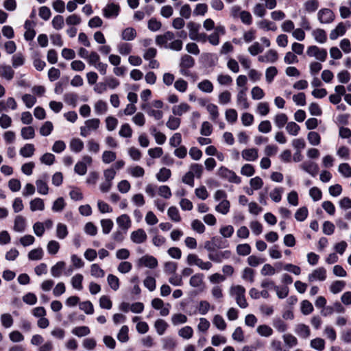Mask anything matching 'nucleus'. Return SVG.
I'll list each match as a JSON object with an SVG mask.
<instances>
[{"instance_id": "f257e3e1", "label": "nucleus", "mask_w": 351, "mask_h": 351, "mask_svg": "<svg viewBox=\"0 0 351 351\" xmlns=\"http://www.w3.org/2000/svg\"><path fill=\"white\" fill-rule=\"evenodd\" d=\"M245 293V289L241 285H234L230 289V295L234 298L237 305L242 308H245L248 306Z\"/></svg>"}, {"instance_id": "f03ea898", "label": "nucleus", "mask_w": 351, "mask_h": 351, "mask_svg": "<svg viewBox=\"0 0 351 351\" xmlns=\"http://www.w3.org/2000/svg\"><path fill=\"white\" fill-rule=\"evenodd\" d=\"M88 64L94 66L100 74L104 75L107 72L108 64L100 61V56L96 51H91L87 59Z\"/></svg>"}, {"instance_id": "7ed1b4c3", "label": "nucleus", "mask_w": 351, "mask_h": 351, "mask_svg": "<svg viewBox=\"0 0 351 351\" xmlns=\"http://www.w3.org/2000/svg\"><path fill=\"white\" fill-rule=\"evenodd\" d=\"M84 126L80 128V135L86 137L90 134L93 131L97 130L100 125L99 119H88L84 123Z\"/></svg>"}, {"instance_id": "20e7f679", "label": "nucleus", "mask_w": 351, "mask_h": 351, "mask_svg": "<svg viewBox=\"0 0 351 351\" xmlns=\"http://www.w3.org/2000/svg\"><path fill=\"white\" fill-rule=\"evenodd\" d=\"M218 176L232 183L240 184L241 182L240 177L237 176L233 171L230 170L225 167H221L218 169Z\"/></svg>"}, {"instance_id": "39448f33", "label": "nucleus", "mask_w": 351, "mask_h": 351, "mask_svg": "<svg viewBox=\"0 0 351 351\" xmlns=\"http://www.w3.org/2000/svg\"><path fill=\"white\" fill-rule=\"evenodd\" d=\"M306 54L310 57H314L317 60L324 62L327 58V51L325 49L319 48L316 45H312L308 47Z\"/></svg>"}, {"instance_id": "423d86ee", "label": "nucleus", "mask_w": 351, "mask_h": 351, "mask_svg": "<svg viewBox=\"0 0 351 351\" xmlns=\"http://www.w3.org/2000/svg\"><path fill=\"white\" fill-rule=\"evenodd\" d=\"M232 255L230 250L214 251V252L208 253V258L210 261L216 263H221L224 260L229 259Z\"/></svg>"}, {"instance_id": "0eeeda50", "label": "nucleus", "mask_w": 351, "mask_h": 351, "mask_svg": "<svg viewBox=\"0 0 351 351\" xmlns=\"http://www.w3.org/2000/svg\"><path fill=\"white\" fill-rule=\"evenodd\" d=\"M119 12L120 6L114 3H108L102 10L104 16L107 19L117 17Z\"/></svg>"}, {"instance_id": "6e6552de", "label": "nucleus", "mask_w": 351, "mask_h": 351, "mask_svg": "<svg viewBox=\"0 0 351 351\" xmlns=\"http://www.w3.org/2000/svg\"><path fill=\"white\" fill-rule=\"evenodd\" d=\"M317 18L321 23L328 24L335 20V14L331 10L323 8L318 12Z\"/></svg>"}, {"instance_id": "1a4fd4ad", "label": "nucleus", "mask_w": 351, "mask_h": 351, "mask_svg": "<svg viewBox=\"0 0 351 351\" xmlns=\"http://www.w3.org/2000/svg\"><path fill=\"white\" fill-rule=\"evenodd\" d=\"M247 88H241L237 94V105L241 109H247L250 104L247 98Z\"/></svg>"}, {"instance_id": "9d476101", "label": "nucleus", "mask_w": 351, "mask_h": 351, "mask_svg": "<svg viewBox=\"0 0 351 351\" xmlns=\"http://www.w3.org/2000/svg\"><path fill=\"white\" fill-rule=\"evenodd\" d=\"M326 279V270L322 267L314 269L308 276V280L309 282H314L315 280L324 281Z\"/></svg>"}, {"instance_id": "9b49d317", "label": "nucleus", "mask_w": 351, "mask_h": 351, "mask_svg": "<svg viewBox=\"0 0 351 351\" xmlns=\"http://www.w3.org/2000/svg\"><path fill=\"white\" fill-rule=\"evenodd\" d=\"M147 235L142 228L132 232L130 234L131 241L136 244L143 243L147 241Z\"/></svg>"}, {"instance_id": "f8f14e48", "label": "nucleus", "mask_w": 351, "mask_h": 351, "mask_svg": "<svg viewBox=\"0 0 351 351\" xmlns=\"http://www.w3.org/2000/svg\"><path fill=\"white\" fill-rule=\"evenodd\" d=\"M152 306L156 310H160V314L162 316H167L169 313V304L167 306H164L163 301L160 298H154L152 301Z\"/></svg>"}, {"instance_id": "ddd939ff", "label": "nucleus", "mask_w": 351, "mask_h": 351, "mask_svg": "<svg viewBox=\"0 0 351 351\" xmlns=\"http://www.w3.org/2000/svg\"><path fill=\"white\" fill-rule=\"evenodd\" d=\"M278 55L276 51L274 49H269L265 54L259 56L258 60L261 62L274 63L277 61Z\"/></svg>"}, {"instance_id": "4468645a", "label": "nucleus", "mask_w": 351, "mask_h": 351, "mask_svg": "<svg viewBox=\"0 0 351 351\" xmlns=\"http://www.w3.org/2000/svg\"><path fill=\"white\" fill-rule=\"evenodd\" d=\"M174 38L175 34L172 32L167 31L163 34L156 36V43L158 46H165V47H167L166 45L167 43L173 40Z\"/></svg>"}, {"instance_id": "2eb2a0df", "label": "nucleus", "mask_w": 351, "mask_h": 351, "mask_svg": "<svg viewBox=\"0 0 351 351\" xmlns=\"http://www.w3.org/2000/svg\"><path fill=\"white\" fill-rule=\"evenodd\" d=\"M300 167L312 176H315L319 171L318 165L312 161H305L300 165Z\"/></svg>"}, {"instance_id": "dca6fc26", "label": "nucleus", "mask_w": 351, "mask_h": 351, "mask_svg": "<svg viewBox=\"0 0 351 351\" xmlns=\"http://www.w3.org/2000/svg\"><path fill=\"white\" fill-rule=\"evenodd\" d=\"M14 75V71L10 65L1 64H0V77L10 81L13 79Z\"/></svg>"}, {"instance_id": "f3484780", "label": "nucleus", "mask_w": 351, "mask_h": 351, "mask_svg": "<svg viewBox=\"0 0 351 351\" xmlns=\"http://www.w3.org/2000/svg\"><path fill=\"white\" fill-rule=\"evenodd\" d=\"M117 223L119 229L128 231L131 227L132 221L130 217L126 214H123L118 217L116 219Z\"/></svg>"}, {"instance_id": "a211bd4d", "label": "nucleus", "mask_w": 351, "mask_h": 351, "mask_svg": "<svg viewBox=\"0 0 351 351\" xmlns=\"http://www.w3.org/2000/svg\"><path fill=\"white\" fill-rule=\"evenodd\" d=\"M200 24L197 23L193 21H189L186 27L189 29V36L190 39L193 40H197L198 38V33L199 30L200 29Z\"/></svg>"}, {"instance_id": "6ab92c4d", "label": "nucleus", "mask_w": 351, "mask_h": 351, "mask_svg": "<svg viewBox=\"0 0 351 351\" xmlns=\"http://www.w3.org/2000/svg\"><path fill=\"white\" fill-rule=\"evenodd\" d=\"M139 263L144 266L154 269L158 266V261L153 256L145 255L139 259Z\"/></svg>"}, {"instance_id": "aec40b11", "label": "nucleus", "mask_w": 351, "mask_h": 351, "mask_svg": "<svg viewBox=\"0 0 351 351\" xmlns=\"http://www.w3.org/2000/svg\"><path fill=\"white\" fill-rule=\"evenodd\" d=\"M242 157L247 161H255L258 157V149L256 148L245 149L241 152Z\"/></svg>"}, {"instance_id": "412c9836", "label": "nucleus", "mask_w": 351, "mask_h": 351, "mask_svg": "<svg viewBox=\"0 0 351 351\" xmlns=\"http://www.w3.org/2000/svg\"><path fill=\"white\" fill-rule=\"evenodd\" d=\"M204 276L202 273L193 275L189 280V285L194 288H201L204 285Z\"/></svg>"}, {"instance_id": "4be33fe9", "label": "nucleus", "mask_w": 351, "mask_h": 351, "mask_svg": "<svg viewBox=\"0 0 351 351\" xmlns=\"http://www.w3.org/2000/svg\"><path fill=\"white\" fill-rule=\"evenodd\" d=\"M295 332L300 337L306 339L310 336L311 331L308 326L304 324H299L295 326Z\"/></svg>"}, {"instance_id": "5701e85b", "label": "nucleus", "mask_w": 351, "mask_h": 351, "mask_svg": "<svg viewBox=\"0 0 351 351\" xmlns=\"http://www.w3.org/2000/svg\"><path fill=\"white\" fill-rule=\"evenodd\" d=\"M43 177L45 178V179L36 180V185L38 193L41 195H47L49 192V187L46 182L47 176L46 175H44Z\"/></svg>"}, {"instance_id": "b1692460", "label": "nucleus", "mask_w": 351, "mask_h": 351, "mask_svg": "<svg viewBox=\"0 0 351 351\" xmlns=\"http://www.w3.org/2000/svg\"><path fill=\"white\" fill-rule=\"evenodd\" d=\"M195 65V60L193 57L189 55L184 54L180 58L179 64L180 68H188L191 69Z\"/></svg>"}, {"instance_id": "393cba45", "label": "nucleus", "mask_w": 351, "mask_h": 351, "mask_svg": "<svg viewBox=\"0 0 351 351\" xmlns=\"http://www.w3.org/2000/svg\"><path fill=\"white\" fill-rule=\"evenodd\" d=\"M346 32V28L343 23H339L337 27L330 33V38L336 40L339 36H343Z\"/></svg>"}, {"instance_id": "a878e982", "label": "nucleus", "mask_w": 351, "mask_h": 351, "mask_svg": "<svg viewBox=\"0 0 351 351\" xmlns=\"http://www.w3.org/2000/svg\"><path fill=\"white\" fill-rule=\"evenodd\" d=\"M35 147L32 143H27L19 150V154L24 158H30L34 154Z\"/></svg>"}, {"instance_id": "bb28decb", "label": "nucleus", "mask_w": 351, "mask_h": 351, "mask_svg": "<svg viewBox=\"0 0 351 351\" xmlns=\"http://www.w3.org/2000/svg\"><path fill=\"white\" fill-rule=\"evenodd\" d=\"M69 147L71 152L79 153L84 149V143L81 139L75 138L71 140Z\"/></svg>"}, {"instance_id": "cd10ccee", "label": "nucleus", "mask_w": 351, "mask_h": 351, "mask_svg": "<svg viewBox=\"0 0 351 351\" xmlns=\"http://www.w3.org/2000/svg\"><path fill=\"white\" fill-rule=\"evenodd\" d=\"M26 221L25 219L21 216L17 215L14 219V230L16 232H22L25 230Z\"/></svg>"}, {"instance_id": "c85d7f7f", "label": "nucleus", "mask_w": 351, "mask_h": 351, "mask_svg": "<svg viewBox=\"0 0 351 351\" xmlns=\"http://www.w3.org/2000/svg\"><path fill=\"white\" fill-rule=\"evenodd\" d=\"M190 110V106L186 103H181L173 106L172 112L175 116H182Z\"/></svg>"}, {"instance_id": "c756f323", "label": "nucleus", "mask_w": 351, "mask_h": 351, "mask_svg": "<svg viewBox=\"0 0 351 351\" xmlns=\"http://www.w3.org/2000/svg\"><path fill=\"white\" fill-rule=\"evenodd\" d=\"M312 35L314 39L319 43H324L327 40V36L324 29H316L313 31Z\"/></svg>"}, {"instance_id": "7c9ffc66", "label": "nucleus", "mask_w": 351, "mask_h": 351, "mask_svg": "<svg viewBox=\"0 0 351 351\" xmlns=\"http://www.w3.org/2000/svg\"><path fill=\"white\" fill-rule=\"evenodd\" d=\"M203 166L198 163H193L190 165L189 172L195 178L199 179L203 173Z\"/></svg>"}, {"instance_id": "2f4dec72", "label": "nucleus", "mask_w": 351, "mask_h": 351, "mask_svg": "<svg viewBox=\"0 0 351 351\" xmlns=\"http://www.w3.org/2000/svg\"><path fill=\"white\" fill-rule=\"evenodd\" d=\"M65 267L64 261H59L51 268V274L54 278H59L62 275V270Z\"/></svg>"}, {"instance_id": "473e14b6", "label": "nucleus", "mask_w": 351, "mask_h": 351, "mask_svg": "<svg viewBox=\"0 0 351 351\" xmlns=\"http://www.w3.org/2000/svg\"><path fill=\"white\" fill-rule=\"evenodd\" d=\"M30 210L33 212L36 210H43L45 204L42 199L39 197L34 198L29 202Z\"/></svg>"}, {"instance_id": "72a5a7b5", "label": "nucleus", "mask_w": 351, "mask_h": 351, "mask_svg": "<svg viewBox=\"0 0 351 351\" xmlns=\"http://www.w3.org/2000/svg\"><path fill=\"white\" fill-rule=\"evenodd\" d=\"M56 237L59 239H65L68 236V234H69L67 226L62 223H58L56 226Z\"/></svg>"}, {"instance_id": "f704fd0d", "label": "nucleus", "mask_w": 351, "mask_h": 351, "mask_svg": "<svg viewBox=\"0 0 351 351\" xmlns=\"http://www.w3.org/2000/svg\"><path fill=\"white\" fill-rule=\"evenodd\" d=\"M272 325L274 328L280 332H285L288 328L287 324L280 317L274 318L272 322Z\"/></svg>"}, {"instance_id": "c9c22d12", "label": "nucleus", "mask_w": 351, "mask_h": 351, "mask_svg": "<svg viewBox=\"0 0 351 351\" xmlns=\"http://www.w3.org/2000/svg\"><path fill=\"white\" fill-rule=\"evenodd\" d=\"M274 121L276 127L281 129L287 123L288 117L285 113H279L275 116Z\"/></svg>"}, {"instance_id": "e433bc0d", "label": "nucleus", "mask_w": 351, "mask_h": 351, "mask_svg": "<svg viewBox=\"0 0 351 351\" xmlns=\"http://www.w3.org/2000/svg\"><path fill=\"white\" fill-rule=\"evenodd\" d=\"M206 110L210 114V119L213 122H217V119L219 116V109L217 106L213 104H209L206 106Z\"/></svg>"}, {"instance_id": "4c0bfd02", "label": "nucleus", "mask_w": 351, "mask_h": 351, "mask_svg": "<svg viewBox=\"0 0 351 351\" xmlns=\"http://www.w3.org/2000/svg\"><path fill=\"white\" fill-rule=\"evenodd\" d=\"M83 276L80 274H77L73 276L71 280V282L73 289L81 291L83 289L82 281Z\"/></svg>"}, {"instance_id": "58836bf2", "label": "nucleus", "mask_w": 351, "mask_h": 351, "mask_svg": "<svg viewBox=\"0 0 351 351\" xmlns=\"http://www.w3.org/2000/svg\"><path fill=\"white\" fill-rule=\"evenodd\" d=\"M21 135L24 140L32 139L35 136V130L32 126L23 127L21 130Z\"/></svg>"}, {"instance_id": "ea45409f", "label": "nucleus", "mask_w": 351, "mask_h": 351, "mask_svg": "<svg viewBox=\"0 0 351 351\" xmlns=\"http://www.w3.org/2000/svg\"><path fill=\"white\" fill-rule=\"evenodd\" d=\"M257 25L260 29H263L266 31H276L277 29V27L275 23L266 19L259 21L257 23Z\"/></svg>"}, {"instance_id": "a19ab883", "label": "nucleus", "mask_w": 351, "mask_h": 351, "mask_svg": "<svg viewBox=\"0 0 351 351\" xmlns=\"http://www.w3.org/2000/svg\"><path fill=\"white\" fill-rule=\"evenodd\" d=\"M198 88L204 93H210L213 90V84L208 80H204L197 84Z\"/></svg>"}, {"instance_id": "79ce46f5", "label": "nucleus", "mask_w": 351, "mask_h": 351, "mask_svg": "<svg viewBox=\"0 0 351 351\" xmlns=\"http://www.w3.org/2000/svg\"><path fill=\"white\" fill-rule=\"evenodd\" d=\"M71 332L74 335L78 337H82L89 335L90 330L88 326H82L75 327L74 328L72 329Z\"/></svg>"}, {"instance_id": "37998d69", "label": "nucleus", "mask_w": 351, "mask_h": 351, "mask_svg": "<svg viewBox=\"0 0 351 351\" xmlns=\"http://www.w3.org/2000/svg\"><path fill=\"white\" fill-rule=\"evenodd\" d=\"M230 204L227 199H223L216 206L215 210L222 215H226L230 210Z\"/></svg>"}, {"instance_id": "c03bdc74", "label": "nucleus", "mask_w": 351, "mask_h": 351, "mask_svg": "<svg viewBox=\"0 0 351 351\" xmlns=\"http://www.w3.org/2000/svg\"><path fill=\"white\" fill-rule=\"evenodd\" d=\"M136 36V32L132 27L125 28L121 34V38L124 40L130 41L134 40Z\"/></svg>"}, {"instance_id": "a18cd8bd", "label": "nucleus", "mask_w": 351, "mask_h": 351, "mask_svg": "<svg viewBox=\"0 0 351 351\" xmlns=\"http://www.w3.org/2000/svg\"><path fill=\"white\" fill-rule=\"evenodd\" d=\"M241 278L245 281L253 283L254 281V271L250 267L244 268L242 271Z\"/></svg>"}, {"instance_id": "49530a36", "label": "nucleus", "mask_w": 351, "mask_h": 351, "mask_svg": "<svg viewBox=\"0 0 351 351\" xmlns=\"http://www.w3.org/2000/svg\"><path fill=\"white\" fill-rule=\"evenodd\" d=\"M180 123L181 120L180 118L176 117L174 116H170L166 123V125L169 129L171 130H176L180 127Z\"/></svg>"}, {"instance_id": "de8ad7c7", "label": "nucleus", "mask_w": 351, "mask_h": 351, "mask_svg": "<svg viewBox=\"0 0 351 351\" xmlns=\"http://www.w3.org/2000/svg\"><path fill=\"white\" fill-rule=\"evenodd\" d=\"M154 327L157 333L159 335H162L165 333V330L168 327V324L162 319H158L155 322Z\"/></svg>"}, {"instance_id": "09e8293b", "label": "nucleus", "mask_w": 351, "mask_h": 351, "mask_svg": "<svg viewBox=\"0 0 351 351\" xmlns=\"http://www.w3.org/2000/svg\"><path fill=\"white\" fill-rule=\"evenodd\" d=\"M311 347L317 351H323L325 349V341L322 338H315L311 341Z\"/></svg>"}, {"instance_id": "8fccbe9b", "label": "nucleus", "mask_w": 351, "mask_h": 351, "mask_svg": "<svg viewBox=\"0 0 351 351\" xmlns=\"http://www.w3.org/2000/svg\"><path fill=\"white\" fill-rule=\"evenodd\" d=\"M171 175V170L165 167L161 168L156 174V178L160 182H166Z\"/></svg>"}, {"instance_id": "3c124183", "label": "nucleus", "mask_w": 351, "mask_h": 351, "mask_svg": "<svg viewBox=\"0 0 351 351\" xmlns=\"http://www.w3.org/2000/svg\"><path fill=\"white\" fill-rule=\"evenodd\" d=\"M117 50L122 56H127L132 52V45L128 43H121L117 45Z\"/></svg>"}, {"instance_id": "603ef678", "label": "nucleus", "mask_w": 351, "mask_h": 351, "mask_svg": "<svg viewBox=\"0 0 351 351\" xmlns=\"http://www.w3.org/2000/svg\"><path fill=\"white\" fill-rule=\"evenodd\" d=\"M100 223L102 228V232L104 234H109L114 226L113 221L110 219H101Z\"/></svg>"}, {"instance_id": "864d4df0", "label": "nucleus", "mask_w": 351, "mask_h": 351, "mask_svg": "<svg viewBox=\"0 0 351 351\" xmlns=\"http://www.w3.org/2000/svg\"><path fill=\"white\" fill-rule=\"evenodd\" d=\"M274 290L279 299H284L289 295V289L287 286H278L274 287Z\"/></svg>"}, {"instance_id": "5fc2aeb1", "label": "nucleus", "mask_w": 351, "mask_h": 351, "mask_svg": "<svg viewBox=\"0 0 351 351\" xmlns=\"http://www.w3.org/2000/svg\"><path fill=\"white\" fill-rule=\"evenodd\" d=\"M193 330L191 326H186L178 330V335L183 339H189L193 337Z\"/></svg>"}, {"instance_id": "6e6d98bb", "label": "nucleus", "mask_w": 351, "mask_h": 351, "mask_svg": "<svg viewBox=\"0 0 351 351\" xmlns=\"http://www.w3.org/2000/svg\"><path fill=\"white\" fill-rule=\"evenodd\" d=\"M345 286H346V282L344 281L336 280L331 284V285L330 287V291L333 294H337V293L341 292Z\"/></svg>"}, {"instance_id": "4d7b16f0", "label": "nucleus", "mask_w": 351, "mask_h": 351, "mask_svg": "<svg viewBox=\"0 0 351 351\" xmlns=\"http://www.w3.org/2000/svg\"><path fill=\"white\" fill-rule=\"evenodd\" d=\"M117 158L116 153L112 151H104L102 154V162L105 164H109L115 161Z\"/></svg>"}, {"instance_id": "13d9d810", "label": "nucleus", "mask_w": 351, "mask_h": 351, "mask_svg": "<svg viewBox=\"0 0 351 351\" xmlns=\"http://www.w3.org/2000/svg\"><path fill=\"white\" fill-rule=\"evenodd\" d=\"M128 231L118 228L112 234L113 241L116 243H122L125 239Z\"/></svg>"}, {"instance_id": "bf43d9fd", "label": "nucleus", "mask_w": 351, "mask_h": 351, "mask_svg": "<svg viewBox=\"0 0 351 351\" xmlns=\"http://www.w3.org/2000/svg\"><path fill=\"white\" fill-rule=\"evenodd\" d=\"M25 63V58L21 53H17L12 57V64L14 68L23 66Z\"/></svg>"}, {"instance_id": "052dcab7", "label": "nucleus", "mask_w": 351, "mask_h": 351, "mask_svg": "<svg viewBox=\"0 0 351 351\" xmlns=\"http://www.w3.org/2000/svg\"><path fill=\"white\" fill-rule=\"evenodd\" d=\"M232 95L229 90L221 92L218 96V101L221 105H226L231 101Z\"/></svg>"}, {"instance_id": "680f3d73", "label": "nucleus", "mask_w": 351, "mask_h": 351, "mask_svg": "<svg viewBox=\"0 0 351 351\" xmlns=\"http://www.w3.org/2000/svg\"><path fill=\"white\" fill-rule=\"evenodd\" d=\"M257 332L263 337H270L273 334V330L271 327L267 325H260L256 328Z\"/></svg>"}, {"instance_id": "e2e57ef3", "label": "nucleus", "mask_w": 351, "mask_h": 351, "mask_svg": "<svg viewBox=\"0 0 351 351\" xmlns=\"http://www.w3.org/2000/svg\"><path fill=\"white\" fill-rule=\"evenodd\" d=\"M90 274L95 278H103L105 272L99 265L94 263L90 266Z\"/></svg>"}, {"instance_id": "0e129e2a", "label": "nucleus", "mask_w": 351, "mask_h": 351, "mask_svg": "<svg viewBox=\"0 0 351 351\" xmlns=\"http://www.w3.org/2000/svg\"><path fill=\"white\" fill-rule=\"evenodd\" d=\"M53 130V123L47 121L40 128V134L43 136H49Z\"/></svg>"}, {"instance_id": "69168bd1", "label": "nucleus", "mask_w": 351, "mask_h": 351, "mask_svg": "<svg viewBox=\"0 0 351 351\" xmlns=\"http://www.w3.org/2000/svg\"><path fill=\"white\" fill-rule=\"evenodd\" d=\"M169 217L175 222L181 221V217L178 209L176 206H171L167 211Z\"/></svg>"}, {"instance_id": "338daca9", "label": "nucleus", "mask_w": 351, "mask_h": 351, "mask_svg": "<svg viewBox=\"0 0 351 351\" xmlns=\"http://www.w3.org/2000/svg\"><path fill=\"white\" fill-rule=\"evenodd\" d=\"M1 322L2 326L5 328H10L14 322L12 315L9 313H3L1 315Z\"/></svg>"}, {"instance_id": "774afa93", "label": "nucleus", "mask_w": 351, "mask_h": 351, "mask_svg": "<svg viewBox=\"0 0 351 351\" xmlns=\"http://www.w3.org/2000/svg\"><path fill=\"white\" fill-rule=\"evenodd\" d=\"M339 172L345 178L351 177V167L348 163H341L339 165Z\"/></svg>"}]
</instances>
